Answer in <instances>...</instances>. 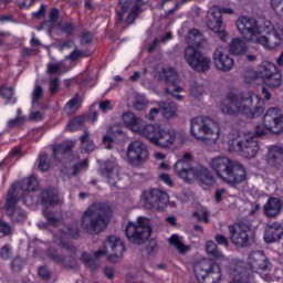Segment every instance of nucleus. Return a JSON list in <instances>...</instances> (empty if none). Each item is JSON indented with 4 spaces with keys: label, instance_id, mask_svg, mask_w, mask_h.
Instances as JSON below:
<instances>
[{
    "label": "nucleus",
    "instance_id": "nucleus-1",
    "mask_svg": "<svg viewBox=\"0 0 283 283\" xmlns=\"http://www.w3.org/2000/svg\"><path fill=\"white\" fill-rule=\"evenodd\" d=\"M123 123L133 132H138L145 136L153 145L157 147H171L172 145H182L185 138L182 134L176 129H165L160 125L147 124L140 127V118L136 117L134 113L127 112L122 116Z\"/></svg>",
    "mask_w": 283,
    "mask_h": 283
},
{
    "label": "nucleus",
    "instance_id": "nucleus-2",
    "mask_svg": "<svg viewBox=\"0 0 283 283\" xmlns=\"http://www.w3.org/2000/svg\"><path fill=\"white\" fill-rule=\"evenodd\" d=\"M264 102L253 92L241 94L229 93L219 105L221 114L226 116H247V118H258L264 112Z\"/></svg>",
    "mask_w": 283,
    "mask_h": 283
},
{
    "label": "nucleus",
    "instance_id": "nucleus-3",
    "mask_svg": "<svg viewBox=\"0 0 283 283\" xmlns=\"http://www.w3.org/2000/svg\"><path fill=\"white\" fill-rule=\"evenodd\" d=\"M210 167L217 174L219 180L230 187H237V185H242L247 180V168L226 156L212 158Z\"/></svg>",
    "mask_w": 283,
    "mask_h": 283
},
{
    "label": "nucleus",
    "instance_id": "nucleus-4",
    "mask_svg": "<svg viewBox=\"0 0 283 283\" xmlns=\"http://www.w3.org/2000/svg\"><path fill=\"white\" fill-rule=\"evenodd\" d=\"M112 218V208L107 203L95 202L86 209L81 219V227L91 235H98L107 228Z\"/></svg>",
    "mask_w": 283,
    "mask_h": 283
},
{
    "label": "nucleus",
    "instance_id": "nucleus-5",
    "mask_svg": "<svg viewBox=\"0 0 283 283\" xmlns=\"http://www.w3.org/2000/svg\"><path fill=\"white\" fill-rule=\"evenodd\" d=\"M190 134H192L196 140L213 145V143L220 139V124L211 119V117H196L191 122Z\"/></svg>",
    "mask_w": 283,
    "mask_h": 283
},
{
    "label": "nucleus",
    "instance_id": "nucleus-6",
    "mask_svg": "<svg viewBox=\"0 0 283 283\" xmlns=\"http://www.w3.org/2000/svg\"><path fill=\"white\" fill-rule=\"evenodd\" d=\"M151 219L138 217L136 223L129 222L125 229L126 238L133 244H143L151 235Z\"/></svg>",
    "mask_w": 283,
    "mask_h": 283
},
{
    "label": "nucleus",
    "instance_id": "nucleus-7",
    "mask_svg": "<svg viewBox=\"0 0 283 283\" xmlns=\"http://www.w3.org/2000/svg\"><path fill=\"white\" fill-rule=\"evenodd\" d=\"M229 239L234 247L239 249H249L255 242L253 238V230H251V224L245 221H240L237 224L228 226Z\"/></svg>",
    "mask_w": 283,
    "mask_h": 283
},
{
    "label": "nucleus",
    "instance_id": "nucleus-8",
    "mask_svg": "<svg viewBox=\"0 0 283 283\" xmlns=\"http://www.w3.org/2000/svg\"><path fill=\"white\" fill-rule=\"evenodd\" d=\"M193 271L200 283H220V280H222V268L211 260L197 262Z\"/></svg>",
    "mask_w": 283,
    "mask_h": 283
},
{
    "label": "nucleus",
    "instance_id": "nucleus-9",
    "mask_svg": "<svg viewBox=\"0 0 283 283\" xmlns=\"http://www.w3.org/2000/svg\"><path fill=\"white\" fill-rule=\"evenodd\" d=\"M108 255V262L116 264L123 260V253H125V244L120 238L116 235H109L104 241V250H97L93 252V258L97 261L101 260L104 255Z\"/></svg>",
    "mask_w": 283,
    "mask_h": 283
},
{
    "label": "nucleus",
    "instance_id": "nucleus-10",
    "mask_svg": "<svg viewBox=\"0 0 283 283\" xmlns=\"http://www.w3.org/2000/svg\"><path fill=\"white\" fill-rule=\"evenodd\" d=\"M142 200L145 209L149 211H165L169 205V195L160 189L150 188L143 192Z\"/></svg>",
    "mask_w": 283,
    "mask_h": 283
},
{
    "label": "nucleus",
    "instance_id": "nucleus-11",
    "mask_svg": "<svg viewBox=\"0 0 283 283\" xmlns=\"http://www.w3.org/2000/svg\"><path fill=\"white\" fill-rule=\"evenodd\" d=\"M235 25L243 41H247L248 43H256L260 38V24H258V20L251 17L241 15L237 20Z\"/></svg>",
    "mask_w": 283,
    "mask_h": 283
},
{
    "label": "nucleus",
    "instance_id": "nucleus-12",
    "mask_svg": "<svg viewBox=\"0 0 283 283\" xmlns=\"http://www.w3.org/2000/svg\"><path fill=\"white\" fill-rule=\"evenodd\" d=\"M206 25L208 30L214 32V34L220 39V41H227L229 39V33H227V24L222 20V14L213 6L209 9L207 13Z\"/></svg>",
    "mask_w": 283,
    "mask_h": 283
},
{
    "label": "nucleus",
    "instance_id": "nucleus-13",
    "mask_svg": "<svg viewBox=\"0 0 283 283\" xmlns=\"http://www.w3.org/2000/svg\"><path fill=\"white\" fill-rule=\"evenodd\" d=\"M148 159L149 151L147 150V146L143 142L135 140L128 145L127 160L130 165L138 167L140 165H145Z\"/></svg>",
    "mask_w": 283,
    "mask_h": 283
},
{
    "label": "nucleus",
    "instance_id": "nucleus-14",
    "mask_svg": "<svg viewBox=\"0 0 283 283\" xmlns=\"http://www.w3.org/2000/svg\"><path fill=\"white\" fill-rule=\"evenodd\" d=\"M263 125L265 129L272 134H282L283 132V113L277 107L269 108L263 116Z\"/></svg>",
    "mask_w": 283,
    "mask_h": 283
},
{
    "label": "nucleus",
    "instance_id": "nucleus-15",
    "mask_svg": "<svg viewBox=\"0 0 283 283\" xmlns=\"http://www.w3.org/2000/svg\"><path fill=\"white\" fill-rule=\"evenodd\" d=\"M228 273L231 277L230 283H249L251 282V271L243 261H232L229 264Z\"/></svg>",
    "mask_w": 283,
    "mask_h": 283
},
{
    "label": "nucleus",
    "instance_id": "nucleus-16",
    "mask_svg": "<svg viewBox=\"0 0 283 283\" xmlns=\"http://www.w3.org/2000/svg\"><path fill=\"white\" fill-rule=\"evenodd\" d=\"M248 264L253 273L269 274L273 271V264L269 262V258L262 251L252 252L249 256Z\"/></svg>",
    "mask_w": 283,
    "mask_h": 283
},
{
    "label": "nucleus",
    "instance_id": "nucleus-17",
    "mask_svg": "<svg viewBox=\"0 0 283 283\" xmlns=\"http://www.w3.org/2000/svg\"><path fill=\"white\" fill-rule=\"evenodd\" d=\"M191 163H193V156L190 153H186L181 159H179L175 164V171L178 174L179 178L185 180V182H191V177L193 176V170L196 168L191 167Z\"/></svg>",
    "mask_w": 283,
    "mask_h": 283
},
{
    "label": "nucleus",
    "instance_id": "nucleus-18",
    "mask_svg": "<svg viewBox=\"0 0 283 283\" xmlns=\"http://www.w3.org/2000/svg\"><path fill=\"white\" fill-rule=\"evenodd\" d=\"M213 64L217 67V70H220V72H231L233 70V65H235V61L231 55L224 53L223 48H218L214 50L212 55Z\"/></svg>",
    "mask_w": 283,
    "mask_h": 283
},
{
    "label": "nucleus",
    "instance_id": "nucleus-19",
    "mask_svg": "<svg viewBox=\"0 0 283 283\" xmlns=\"http://www.w3.org/2000/svg\"><path fill=\"white\" fill-rule=\"evenodd\" d=\"M266 163L274 171H283V148L271 146L266 154Z\"/></svg>",
    "mask_w": 283,
    "mask_h": 283
},
{
    "label": "nucleus",
    "instance_id": "nucleus-20",
    "mask_svg": "<svg viewBox=\"0 0 283 283\" xmlns=\"http://www.w3.org/2000/svg\"><path fill=\"white\" fill-rule=\"evenodd\" d=\"M282 235H283L282 223L273 222V223H268L265 226L263 238L266 244H273V242H279Z\"/></svg>",
    "mask_w": 283,
    "mask_h": 283
},
{
    "label": "nucleus",
    "instance_id": "nucleus-21",
    "mask_svg": "<svg viewBox=\"0 0 283 283\" xmlns=\"http://www.w3.org/2000/svg\"><path fill=\"white\" fill-rule=\"evenodd\" d=\"M101 174L104 178H107L108 185L114 187L116 178H118V164H116V159L106 160L101 168Z\"/></svg>",
    "mask_w": 283,
    "mask_h": 283
},
{
    "label": "nucleus",
    "instance_id": "nucleus-22",
    "mask_svg": "<svg viewBox=\"0 0 283 283\" xmlns=\"http://www.w3.org/2000/svg\"><path fill=\"white\" fill-rule=\"evenodd\" d=\"M192 176L207 187H211L216 184V177L213 176V172H211V170L205 166L195 167V170H192Z\"/></svg>",
    "mask_w": 283,
    "mask_h": 283
},
{
    "label": "nucleus",
    "instance_id": "nucleus-23",
    "mask_svg": "<svg viewBox=\"0 0 283 283\" xmlns=\"http://www.w3.org/2000/svg\"><path fill=\"white\" fill-rule=\"evenodd\" d=\"M254 43L262 45L265 50H275L282 43V38L273 32L269 33V35H259V39Z\"/></svg>",
    "mask_w": 283,
    "mask_h": 283
},
{
    "label": "nucleus",
    "instance_id": "nucleus-24",
    "mask_svg": "<svg viewBox=\"0 0 283 283\" xmlns=\"http://www.w3.org/2000/svg\"><path fill=\"white\" fill-rule=\"evenodd\" d=\"M263 213L266 218H277V214L282 213V200L270 197L263 206Z\"/></svg>",
    "mask_w": 283,
    "mask_h": 283
},
{
    "label": "nucleus",
    "instance_id": "nucleus-25",
    "mask_svg": "<svg viewBox=\"0 0 283 283\" xmlns=\"http://www.w3.org/2000/svg\"><path fill=\"white\" fill-rule=\"evenodd\" d=\"M260 151V144L255 137L243 140V146L241 147V154L244 158H255Z\"/></svg>",
    "mask_w": 283,
    "mask_h": 283
},
{
    "label": "nucleus",
    "instance_id": "nucleus-26",
    "mask_svg": "<svg viewBox=\"0 0 283 283\" xmlns=\"http://www.w3.org/2000/svg\"><path fill=\"white\" fill-rule=\"evenodd\" d=\"M41 202L43 205H59L61 202V199L59 198V190L55 188H48L44 189L40 195Z\"/></svg>",
    "mask_w": 283,
    "mask_h": 283
},
{
    "label": "nucleus",
    "instance_id": "nucleus-27",
    "mask_svg": "<svg viewBox=\"0 0 283 283\" xmlns=\"http://www.w3.org/2000/svg\"><path fill=\"white\" fill-rule=\"evenodd\" d=\"M247 40H242L240 38H234L229 45V51L231 54L235 56H242V54H247L249 52V45H247Z\"/></svg>",
    "mask_w": 283,
    "mask_h": 283
},
{
    "label": "nucleus",
    "instance_id": "nucleus-28",
    "mask_svg": "<svg viewBox=\"0 0 283 283\" xmlns=\"http://www.w3.org/2000/svg\"><path fill=\"white\" fill-rule=\"evenodd\" d=\"M158 106L165 118H176L178 114V105L175 102H159Z\"/></svg>",
    "mask_w": 283,
    "mask_h": 283
},
{
    "label": "nucleus",
    "instance_id": "nucleus-29",
    "mask_svg": "<svg viewBox=\"0 0 283 283\" xmlns=\"http://www.w3.org/2000/svg\"><path fill=\"white\" fill-rule=\"evenodd\" d=\"M191 70L199 73L209 72V70H211V57L201 53L199 59L191 66Z\"/></svg>",
    "mask_w": 283,
    "mask_h": 283
},
{
    "label": "nucleus",
    "instance_id": "nucleus-30",
    "mask_svg": "<svg viewBox=\"0 0 283 283\" xmlns=\"http://www.w3.org/2000/svg\"><path fill=\"white\" fill-rule=\"evenodd\" d=\"M19 202V193L17 192V184H12L11 188L8 190L7 200L4 205L6 211H10L17 207Z\"/></svg>",
    "mask_w": 283,
    "mask_h": 283
},
{
    "label": "nucleus",
    "instance_id": "nucleus-31",
    "mask_svg": "<svg viewBox=\"0 0 283 283\" xmlns=\"http://www.w3.org/2000/svg\"><path fill=\"white\" fill-rule=\"evenodd\" d=\"M201 54L202 52L196 49V46L188 45L184 51V59L186 63H188L189 67H192Z\"/></svg>",
    "mask_w": 283,
    "mask_h": 283
},
{
    "label": "nucleus",
    "instance_id": "nucleus-32",
    "mask_svg": "<svg viewBox=\"0 0 283 283\" xmlns=\"http://www.w3.org/2000/svg\"><path fill=\"white\" fill-rule=\"evenodd\" d=\"M13 185H17V189L19 187L22 189V191H36V187H39V181L34 177H28L23 179L22 181L13 182Z\"/></svg>",
    "mask_w": 283,
    "mask_h": 283
},
{
    "label": "nucleus",
    "instance_id": "nucleus-33",
    "mask_svg": "<svg viewBox=\"0 0 283 283\" xmlns=\"http://www.w3.org/2000/svg\"><path fill=\"white\" fill-rule=\"evenodd\" d=\"M81 261L83 264L87 268L91 269V271H96V269L101 268V262H98L94 255L83 252L81 255Z\"/></svg>",
    "mask_w": 283,
    "mask_h": 283
},
{
    "label": "nucleus",
    "instance_id": "nucleus-34",
    "mask_svg": "<svg viewBox=\"0 0 283 283\" xmlns=\"http://www.w3.org/2000/svg\"><path fill=\"white\" fill-rule=\"evenodd\" d=\"M229 151H242L244 147V140L238 135H230L228 140Z\"/></svg>",
    "mask_w": 283,
    "mask_h": 283
},
{
    "label": "nucleus",
    "instance_id": "nucleus-35",
    "mask_svg": "<svg viewBox=\"0 0 283 283\" xmlns=\"http://www.w3.org/2000/svg\"><path fill=\"white\" fill-rule=\"evenodd\" d=\"M7 216H9L13 222H23L25 218H28V214L20 207L7 210Z\"/></svg>",
    "mask_w": 283,
    "mask_h": 283
},
{
    "label": "nucleus",
    "instance_id": "nucleus-36",
    "mask_svg": "<svg viewBox=\"0 0 283 283\" xmlns=\"http://www.w3.org/2000/svg\"><path fill=\"white\" fill-rule=\"evenodd\" d=\"M44 216L51 227H61L63 223V214L59 211H48Z\"/></svg>",
    "mask_w": 283,
    "mask_h": 283
},
{
    "label": "nucleus",
    "instance_id": "nucleus-37",
    "mask_svg": "<svg viewBox=\"0 0 283 283\" xmlns=\"http://www.w3.org/2000/svg\"><path fill=\"white\" fill-rule=\"evenodd\" d=\"M80 140L84 151L90 153L96 149V144H94V140H90V130L85 129L84 134L80 137Z\"/></svg>",
    "mask_w": 283,
    "mask_h": 283
},
{
    "label": "nucleus",
    "instance_id": "nucleus-38",
    "mask_svg": "<svg viewBox=\"0 0 283 283\" xmlns=\"http://www.w3.org/2000/svg\"><path fill=\"white\" fill-rule=\"evenodd\" d=\"M206 251L213 260H224V254L218 250V245L213 241H207Z\"/></svg>",
    "mask_w": 283,
    "mask_h": 283
},
{
    "label": "nucleus",
    "instance_id": "nucleus-39",
    "mask_svg": "<svg viewBox=\"0 0 283 283\" xmlns=\"http://www.w3.org/2000/svg\"><path fill=\"white\" fill-rule=\"evenodd\" d=\"M149 105V101H147V97L142 94H135L133 99V108L136 109V112H143L145 108Z\"/></svg>",
    "mask_w": 283,
    "mask_h": 283
},
{
    "label": "nucleus",
    "instance_id": "nucleus-40",
    "mask_svg": "<svg viewBox=\"0 0 283 283\" xmlns=\"http://www.w3.org/2000/svg\"><path fill=\"white\" fill-rule=\"evenodd\" d=\"M84 125H85V116L81 115L71 119L70 123L67 124V128H69V132H76L78 129H83Z\"/></svg>",
    "mask_w": 283,
    "mask_h": 283
},
{
    "label": "nucleus",
    "instance_id": "nucleus-41",
    "mask_svg": "<svg viewBox=\"0 0 283 283\" xmlns=\"http://www.w3.org/2000/svg\"><path fill=\"white\" fill-rule=\"evenodd\" d=\"M165 81L171 87H176V83H178V74H176V70L168 67L164 70Z\"/></svg>",
    "mask_w": 283,
    "mask_h": 283
},
{
    "label": "nucleus",
    "instance_id": "nucleus-42",
    "mask_svg": "<svg viewBox=\"0 0 283 283\" xmlns=\"http://www.w3.org/2000/svg\"><path fill=\"white\" fill-rule=\"evenodd\" d=\"M264 83L266 84L268 87H280L282 85V74L274 73L273 75H270V77H266L264 80Z\"/></svg>",
    "mask_w": 283,
    "mask_h": 283
},
{
    "label": "nucleus",
    "instance_id": "nucleus-43",
    "mask_svg": "<svg viewBox=\"0 0 283 283\" xmlns=\"http://www.w3.org/2000/svg\"><path fill=\"white\" fill-rule=\"evenodd\" d=\"M188 39L189 41H192V43H195V45H197L198 48H200V45L205 43V38H202V33H200V31L197 29H192L189 31Z\"/></svg>",
    "mask_w": 283,
    "mask_h": 283
},
{
    "label": "nucleus",
    "instance_id": "nucleus-44",
    "mask_svg": "<svg viewBox=\"0 0 283 283\" xmlns=\"http://www.w3.org/2000/svg\"><path fill=\"white\" fill-rule=\"evenodd\" d=\"M169 244H171V247H175L177 249V251H179V253H187V245L182 244V241H180V237H178V234H172L169 239H168Z\"/></svg>",
    "mask_w": 283,
    "mask_h": 283
},
{
    "label": "nucleus",
    "instance_id": "nucleus-45",
    "mask_svg": "<svg viewBox=\"0 0 283 283\" xmlns=\"http://www.w3.org/2000/svg\"><path fill=\"white\" fill-rule=\"evenodd\" d=\"M46 255L49 260H52V262H56V264H63L65 262V255L59 254V251L54 248H49L46 251Z\"/></svg>",
    "mask_w": 283,
    "mask_h": 283
},
{
    "label": "nucleus",
    "instance_id": "nucleus-46",
    "mask_svg": "<svg viewBox=\"0 0 283 283\" xmlns=\"http://www.w3.org/2000/svg\"><path fill=\"white\" fill-rule=\"evenodd\" d=\"M190 96H193L196 101H200V96L205 94V86L199 85L198 83H192L189 87Z\"/></svg>",
    "mask_w": 283,
    "mask_h": 283
},
{
    "label": "nucleus",
    "instance_id": "nucleus-47",
    "mask_svg": "<svg viewBox=\"0 0 283 283\" xmlns=\"http://www.w3.org/2000/svg\"><path fill=\"white\" fill-rule=\"evenodd\" d=\"M277 66L275 64L268 62L263 66V71L261 72V75L263 77V81L272 76L273 74H277Z\"/></svg>",
    "mask_w": 283,
    "mask_h": 283
},
{
    "label": "nucleus",
    "instance_id": "nucleus-48",
    "mask_svg": "<svg viewBox=\"0 0 283 283\" xmlns=\"http://www.w3.org/2000/svg\"><path fill=\"white\" fill-rule=\"evenodd\" d=\"M81 103H83V97L78 96V93L75 94V96L73 98H71L66 105H65V109H69L70 112H74V109L76 107L81 106Z\"/></svg>",
    "mask_w": 283,
    "mask_h": 283
},
{
    "label": "nucleus",
    "instance_id": "nucleus-49",
    "mask_svg": "<svg viewBox=\"0 0 283 283\" xmlns=\"http://www.w3.org/2000/svg\"><path fill=\"white\" fill-rule=\"evenodd\" d=\"M24 266H25V260L23 258L17 256L11 261V269L15 273H19V271H23Z\"/></svg>",
    "mask_w": 283,
    "mask_h": 283
},
{
    "label": "nucleus",
    "instance_id": "nucleus-50",
    "mask_svg": "<svg viewBox=\"0 0 283 283\" xmlns=\"http://www.w3.org/2000/svg\"><path fill=\"white\" fill-rule=\"evenodd\" d=\"M0 96L4 98V101H12V96H14V88L10 86L1 85Z\"/></svg>",
    "mask_w": 283,
    "mask_h": 283
},
{
    "label": "nucleus",
    "instance_id": "nucleus-51",
    "mask_svg": "<svg viewBox=\"0 0 283 283\" xmlns=\"http://www.w3.org/2000/svg\"><path fill=\"white\" fill-rule=\"evenodd\" d=\"M74 145L70 143L59 144L55 147H53V154H67V151H72Z\"/></svg>",
    "mask_w": 283,
    "mask_h": 283
},
{
    "label": "nucleus",
    "instance_id": "nucleus-52",
    "mask_svg": "<svg viewBox=\"0 0 283 283\" xmlns=\"http://www.w3.org/2000/svg\"><path fill=\"white\" fill-rule=\"evenodd\" d=\"M92 53L90 51H78V46L66 56L70 61H76V59H81V56H90Z\"/></svg>",
    "mask_w": 283,
    "mask_h": 283
},
{
    "label": "nucleus",
    "instance_id": "nucleus-53",
    "mask_svg": "<svg viewBox=\"0 0 283 283\" xmlns=\"http://www.w3.org/2000/svg\"><path fill=\"white\" fill-rule=\"evenodd\" d=\"M12 247L10 244H4L2 248H0L1 260H12Z\"/></svg>",
    "mask_w": 283,
    "mask_h": 283
},
{
    "label": "nucleus",
    "instance_id": "nucleus-54",
    "mask_svg": "<svg viewBox=\"0 0 283 283\" xmlns=\"http://www.w3.org/2000/svg\"><path fill=\"white\" fill-rule=\"evenodd\" d=\"M25 123V117L24 116H17L13 119H10L7 123V127L9 129H17V127H21V125H23Z\"/></svg>",
    "mask_w": 283,
    "mask_h": 283
},
{
    "label": "nucleus",
    "instance_id": "nucleus-55",
    "mask_svg": "<svg viewBox=\"0 0 283 283\" xmlns=\"http://www.w3.org/2000/svg\"><path fill=\"white\" fill-rule=\"evenodd\" d=\"M38 275H40L41 280L44 282H50L52 277V272L48 269V265H41L38 270Z\"/></svg>",
    "mask_w": 283,
    "mask_h": 283
},
{
    "label": "nucleus",
    "instance_id": "nucleus-56",
    "mask_svg": "<svg viewBox=\"0 0 283 283\" xmlns=\"http://www.w3.org/2000/svg\"><path fill=\"white\" fill-rule=\"evenodd\" d=\"M59 28H60L61 32H64V34H67L69 36H72V34H74V32L76 30L74 24L69 23V22H63V23L59 24Z\"/></svg>",
    "mask_w": 283,
    "mask_h": 283
},
{
    "label": "nucleus",
    "instance_id": "nucleus-57",
    "mask_svg": "<svg viewBox=\"0 0 283 283\" xmlns=\"http://www.w3.org/2000/svg\"><path fill=\"white\" fill-rule=\"evenodd\" d=\"M140 12H142L140 6L135 4L132 8V10L126 19V22H128L129 24L134 23V21H136V17H138V14H140Z\"/></svg>",
    "mask_w": 283,
    "mask_h": 283
},
{
    "label": "nucleus",
    "instance_id": "nucleus-58",
    "mask_svg": "<svg viewBox=\"0 0 283 283\" xmlns=\"http://www.w3.org/2000/svg\"><path fill=\"white\" fill-rule=\"evenodd\" d=\"M43 98V87L41 85H35L33 92H32V105L36 103L38 101H41Z\"/></svg>",
    "mask_w": 283,
    "mask_h": 283
},
{
    "label": "nucleus",
    "instance_id": "nucleus-59",
    "mask_svg": "<svg viewBox=\"0 0 283 283\" xmlns=\"http://www.w3.org/2000/svg\"><path fill=\"white\" fill-rule=\"evenodd\" d=\"M38 163V167L41 171H48V169H50V160H48V155H41Z\"/></svg>",
    "mask_w": 283,
    "mask_h": 283
},
{
    "label": "nucleus",
    "instance_id": "nucleus-60",
    "mask_svg": "<svg viewBox=\"0 0 283 283\" xmlns=\"http://www.w3.org/2000/svg\"><path fill=\"white\" fill-rule=\"evenodd\" d=\"M174 90L166 87L165 92L166 94H169L172 96V98H176V101H181L182 99V95L178 94V92H182V87L180 86H172Z\"/></svg>",
    "mask_w": 283,
    "mask_h": 283
},
{
    "label": "nucleus",
    "instance_id": "nucleus-61",
    "mask_svg": "<svg viewBox=\"0 0 283 283\" xmlns=\"http://www.w3.org/2000/svg\"><path fill=\"white\" fill-rule=\"evenodd\" d=\"M87 168V160H82L81 163H77L72 166V172L71 176H76L77 174H81L83 169Z\"/></svg>",
    "mask_w": 283,
    "mask_h": 283
},
{
    "label": "nucleus",
    "instance_id": "nucleus-62",
    "mask_svg": "<svg viewBox=\"0 0 283 283\" xmlns=\"http://www.w3.org/2000/svg\"><path fill=\"white\" fill-rule=\"evenodd\" d=\"M98 109L102 111L103 114H107V112H112V109H114V105H112L109 99H105L99 102Z\"/></svg>",
    "mask_w": 283,
    "mask_h": 283
},
{
    "label": "nucleus",
    "instance_id": "nucleus-63",
    "mask_svg": "<svg viewBox=\"0 0 283 283\" xmlns=\"http://www.w3.org/2000/svg\"><path fill=\"white\" fill-rule=\"evenodd\" d=\"M60 87H61V80L59 77H54L50 80L51 94H56Z\"/></svg>",
    "mask_w": 283,
    "mask_h": 283
},
{
    "label": "nucleus",
    "instance_id": "nucleus-64",
    "mask_svg": "<svg viewBox=\"0 0 283 283\" xmlns=\"http://www.w3.org/2000/svg\"><path fill=\"white\" fill-rule=\"evenodd\" d=\"M271 7L274 12H281L283 14V0H271Z\"/></svg>",
    "mask_w": 283,
    "mask_h": 283
}]
</instances>
